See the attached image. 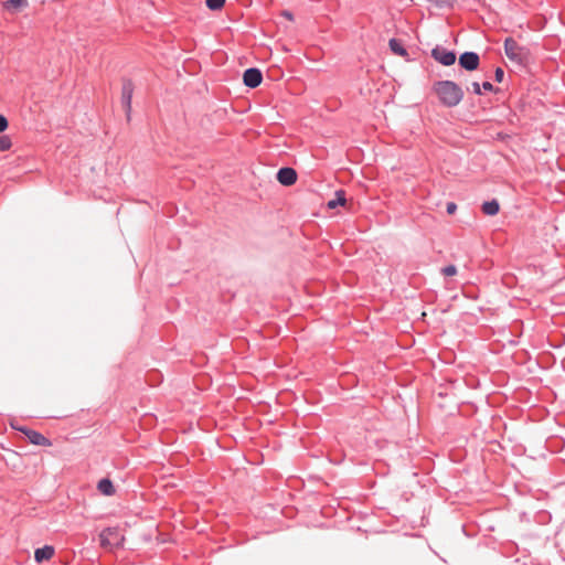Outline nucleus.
I'll return each mask as SVG.
<instances>
[{
  "label": "nucleus",
  "mask_w": 565,
  "mask_h": 565,
  "mask_svg": "<svg viewBox=\"0 0 565 565\" xmlns=\"http://www.w3.org/2000/svg\"><path fill=\"white\" fill-rule=\"evenodd\" d=\"M439 102L447 107H455L463 98L462 89L451 81H440L434 85Z\"/></svg>",
  "instance_id": "f257e3e1"
},
{
  "label": "nucleus",
  "mask_w": 565,
  "mask_h": 565,
  "mask_svg": "<svg viewBox=\"0 0 565 565\" xmlns=\"http://www.w3.org/2000/svg\"><path fill=\"white\" fill-rule=\"evenodd\" d=\"M504 51L507 56L518 63V64H525L531 58V52L527 47L521 46L515 40L512 38H508L504 41Z\"/></svg>",
  "instance_id": "f03ea898"
},
{
  "label": "nucleus",
  "mask_w": 565,
  "mask_h": 565,
  "mask_svg": "<svg viewBox=\"0 0 565 565\" xmlns=\"http://www.w3.org/2000/svg\"><path fill=\"white\" fill-rule=\"evenodd\" d=\"M99 537L102 546L106 548L121 546L125 541V536L119 532L117 527L105 529L100 533Z\"/></svg>",
  "instance_id": "7ed1b4c3"
},
{
  "label": "nucleus",
  "mask_w": 565,
  "mask_h": 565,
  "mask_svg": "<svg viewBox=\"0 0 565 565\" xmlns=\"http://www.w3.org/2000/svg\"><path fill=\"white\" fill-rule=\"evenodd\" d=\"M431 56L445 66H450L456 62V54L440 46L431 50Z\"/></svg>",
  "instance_id": "20e7f679"
},
{
  "label": "nucleus",
  "mask_w": 565,
  "mask_h": 565,
  "mask_svg": "<svg viewBox=\"0 0 565 565\" xmlns=\"http://www.w3.org/2000/svg\"><path fill=\"white\" fill-rule=\"evenodd\" d=\"M479 55L475 52H465L459 56V64L467 71H475L479 66Z\"/></svg>",
  "instance_id": "39448f33"
},
{
  "label": "nucleus",
  "mask_w": 565,
  "mask_h": 565,
  "mask_svg": "<svg viewBox=\"0 0 565 565\" xmlns=\"http://www.w3.org/2000/svg\"><path fill=\"white\" fill-rule=\"evenodd\" d=\"M263 81L262 72L258 68H248L243 74V82L246 86L255 88Z\"/></svg>",
  "instance_id": "423d86ee"
},
{
  "label": "nucleus",
  "mask_w": 565,
  "mask_h": 565,
  "mask_svg": "<svg viewBox=\"0 0 565 565\" xmlns=\"http://www.w3.org/2000/svg\"><path fill=\"white\" fill-rule=\"evenodd\" d=\"M18 430L25 434V436L28 437L30 443L33 445L44 446V447H50L52 445L51 441L39 431L28 429V428H18Z\"/></svg>",
  "instance_id": "0eeeda50"
},
{
  "label": "nucleus",
  "mask_w": 565,
  "mask_h": 565,
  "mask_svg": "<svg viewBox=\"0 0 565 565\" xmlns=\"http://www.w3.org/2000/svg\"><path fill=\"white\" fill-rule=\"evenodd\" d=\"M132 94H134V84L131 81L127 79L122 83L121 102H122V105H124L128 116L131 110Z\"/></svg>",
  "instance_id": "6e6552de"
},
{
  "label": "nucleus",
  "mask_w": 565,
  "mask_h": 565,
  "mask_svg": "<svg viewBox=\"0 0 565 565\" xmlns=\"http://www.w3.org/2000/svg\"><path fill=\"white\" fill-rule=\"evenodd\" d=\"M277 180L282 185H292L297 181V172L292 168H281L277 173Z\"/></svg>",
  "instance_id": "1a4fd4ad"
},
{
  "label": "nucleus",
  "mask_w": 565,
  "mask_h": 565,
  "mask_svg": "<svg viewBox=\"0 0 565 565\" xmlns=\"http://www.w3.org/2000/svg\"><path fill=\"white\" fill-rule=\"evenodd\" d=\"M53 555H54L53 546L46 545L44 547L35 550L34 558L36 562L41 563L43 561L51 559L53 557Z\"/></svg>",
  "instance_id": "9d476101"
},
{
  "label": "nucleus",
  "mask_w": 565,
  "mask_h": 565,
  "mask_svg": "<svg viewBox=\"0 0 565 565\" xmlns=\"http://www.w3.org/2000/svg\"><path fill=\"white\" fill-rule=\"evenodd\" d=\"M482 212L486 215L493 216L497 215L500 211V204L497 200L484 202L481 206Z\"/></svg>",
  "instance_id": "9b49d317"
},
{
  "label": "nucleus",
  "mask_w": 565,
  "mask_h": 565,
  "mask_svg": "<svg viewBox=\"0 0 565 565\" xmlns=\"http://www.w3.org/2000/svg\"><path fill=\"white\" fill-rule=\"evenodd\" d=\"M345 203H347L345 193H344V191L339 190L335 192V199L330 200L327 205L329 209H335L339 205L344 206Z\"/></svg>",
  "instance_id": "f8f14e48"
},
{
  "label": "nucleus",
  "mask_w": 565,
  "mask_h": 565,
  "mask_svg": "<svg viewBox=\"0 0 565 565\" xmlns=\"http://www.w3.org/2000/svg\"><path fill=\"white\" fill-rule=\"evenodd\" d=\"M97 489L103 494H111L113 492L117 491V489L114 487L113 482L109 479H107V478L102 479L98 482Z\"/></svg>",
  "instance_id": "ddd939ff"
},
{
  "label": "nucleus",
  "mask_w": 565,
  "mask_h": 565,
  "mask_svg": "<svg viewBox=\"0 0 565 565\" xmlns=\"http://www.w3.org/2000/svg\"><path fill=\"white\" fill-rule=\"evenodd\" d=\"M388 45L394 54L403 56V57L407 56V51L405 50V47L398 40L391 39L388 42Z\"/></svg>",
  "instance_id": "4468645a"
},
{
  "label": "nucleus",
  "mask_w": 565,
  "mask_h": 565,
  "mask_svg": "<svg viewBox=\"0 0 565 565\" xmlns=\"http://www.w3.org/2000/svg\"><path fill=\"white\" fill-rule=\"evenodd\" d=\"M26 6H28V1L26 0H7L3 3L4 8H15V9L24 8Z\"/></svg>",
  "instance_id": "2eb2a0df"
},
{
  "label": "nucleus",
  "mask_w": 565,
  "mask_h": 565,
  "mask_svg": "<svg viewBox=\"0 0 565 565\" xmlns=\"http://www.w3.org/2000/svg\"><path fill=\"white\" fill-rule=\"evenodd\" d=\"M206 7L211 10H220L224 7L225 0H206Z\"/></svg>",
  "instance_id": "dca6fc26"
},
{
  "label": "nucleus",
  "mask_w": 565,
  "mask_h": 565,
  "mask_svg": "<svg viewBox=\"0 0 565 565\" xmlns=\"http://www.w3.org/2000/svg\"><path fill=\"white\" fill-rule=\"evenodd\" d=\"M12 142L11 138L9 136H1L0 137V151H7L11 148Z\"/></svg>",
  "instance_id": "f3484780"
},
{
  "label": "nucleus",
  "mask_w": 565,
  "mask_h": 565,
  "mask_svg": "<svg viewBox=\"0 0 565 565\" xmlns=\"http://www.w3.org/2000/svg\"><path fill=\"white\" fill-rule=\"evenodd\" d=\"M441 273L446 277H452L457 275L458 269L455 265H448L441 269Z\"/></svg>",
  "instance_id": "a211bd4d"
},
{
  "label": "nucleus",
  "mask_w": 565,
  "mask_h": 565,
  "mask_svg": "<svg viewBox=\"0 0 565 565\" xmlns=\"http://www.w3.org/2000/svg\"><path fill=\"white\" fill-rule=\"evenodd\" d=\"M503 76H504V72L501 67H498L494 72V78L497 82H502L503 81Z\"/></svg>",
  "instance_id": "6ab92c4d"
},
{
  "label": "nucleus",
  "mask_w": 565,
  "mask_h": 565,
  "mask_svg": "<svg viewBox=\"0 0 565 565\" xmlns=\"http://www.w3.org/2000/svg\"><path fill=\"white\" fill-rule=\"evenodd\" d=\"M8 128V120L4 116L0 115V132Z\"/></svg>",
  "instance_id": "aec40b11"
},
{
  "label": "nucleus",
  "mask_w": 565,
  "mask_h": 565,
  "mask_svg": "<svg viewBox=\"0 0 565 565\" xmlns=\"http://www.w3.org/2000/svg\"><path fill=\"white\" fill-rule=\"evenodd\" d=\"M457 210V205L454 203V202H449L447 204V213L448 214H454Z\"/></svg>",
  "instance_id": "412c9836"
},
{
  "label": "nucleus",
  "mask_w": 565,
  "mask_h": 565,
  "mask_svg": "<svg viewBox=\"0 0 565 565\" xmlns=\"http://www.w3.org/2000/svg\"><path fill=\"white\" fill-rule=\"evenodd\" d=\"M471 88H472L475 94H477V95L481 94L480 85H479L478 82L471 83Z\"/></svg>",
  "instance_id": "4be33fe9"
},
{
  "label": "nucleus",
  "mask_w": 565,
  "mask_h": 565,
  "mask_svg": "<svg viewBox=\"0 0 565 565\" xmlns=\"http://www.w3.org/2000/svg\"><path fill=\"white\" fill-rule=\"evenodd\" d=\"M281 15L284 18H286L287 20H289V21H294V14L290 11H288V10L282 11Z\"/></svg>",
  "instance_id": "5701e85b"
},
{
  "label": "nucleus",
  "mask_w": 565,
  "mask_h": 565,
  "mask_svg": "<svg viewBox=\"0 0 565 565\" xmlns=\"http://www.w3.org/2000/svg\"><path fill=\"white\" fill-rule=\"evenodd\" d=\"M482 87H483V89L489 90V92L493 90V85L490 82H484L482 84Z\"/></svg>",
  "instance_id": "b1692460"
},
{
  "label": "nucleus",
  "mask_w": 565,
  "mask_h": 565,
  "mask_svg": "<svg viewBox=\"0 0 565 565\" xmlns=\"http://www.w3.org/2000/svg\"><path fill=\"white\" fill-rule=\"evenodd\" d=\"M11 426H12V428H14V429H17V430H18V428H20V427L18 426V424H13V423H11Z\"/></svg>",
  "instance_id": "393cba45"
}]
</instances>
